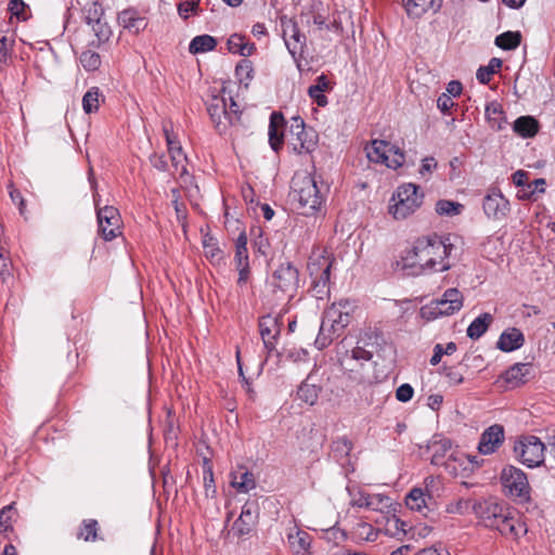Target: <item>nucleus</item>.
<instances>
[{
    "label": "nucleus",
    "instance_id": "nucleus-39",
    "mask_svg": "<svg viewBox=\"0 0 555 555\" xmlns=\"http://www.w3.org/2000/svg\"><path fill=\"white\" fill-rule=\"evenodd\" d=\"M486 115L490 122L491 128L501 130L505 122L502 106L498 102H491L486 106Z\"/></svg>",
    "mask_w": 555,
    "mask_h": 555
},
{
    "label": "nucleus",
    "instance_id": "nucleus-14",
    "mask_svg": "<svg viewBox=\"0 0 555 555\" xmlns=\"http://www.w3.org/2000/svg\"><path fill=\"white\" fill-rule=\"evenodd\" d=\"M258 520V505L247 502L243 505L240 517L233 522L230 533L235 537L249 534Z\"/></svg>",
    "mask_w": 555,
    "mask_h": 555
},
{
    "label": "nucleus",
    "instance_id": "nucleus-30",
    "mask_svg": "<svg viewBox=\"0 0 555 555\" xmlns=\"http://www.w3.org/2000/svg\"><path fill=\"white\" fill-rule=\"evenodd\" d=\"M382 517L385 519V534L401 541L408 532L406 524L397 518L395 513Z\"/></svg>",
    "mask_w": 555,
    "mask_h": 555
},
{
    "label": "nucleus",
    "instance_id": "nucleus-9",
    "mask_svg": "<svg viewBox=\"0 0 555 555\" xmlns=\"http://www.w3.org/2000/svg\"><path fill=\"white\" fill-rule=\"evenodd\" d=\"M544 451V443L534 436L520 437L514 444L515 457L529 468L543 463Z\"/></svg>",
    "mask_w": 555,
    "mask_h": 555
},
{
    "label": "nucleus",
    "instance_id": "nucleus-2",
    "mask_svg": "<svg viewBox=\"0 0 555 555\" xmlns=\"http://www.w3.org/2000/svg\"><path fill=\"white\" fill-rule=\"evenodd\" d=\"M473 512L479 522L489 529H496L504 535L518 537L526 532L524 525L513 515L509 508L496 499L477 501L473 504Z\"/></svg>",
    "mask_w": 555,
    "mask_h": 555
},
{
    "label": "nucleus",
    "instance_id": "nucleus-56",
    "mask_svg": "<svg viewBox=\"0 0 555 555\" xmlns=\"http://www.w3.org/2000/svg\"><path fill=\"white\" fill-rule=\"evenodd\" d=\"M414 389L410 384H402L396 390V398L398 401L408 402L412 399Z\"/></svg>",
    "mask_w": 555,
    "mask_h": 555
},
{
    "label": "nucleus",
    "instance_id": "nucleus-42",
    "mask_svg": "<svg viewBox=\"0 0 555 555\" xmlns=\"http://www.w3.org/2000/svg\"><path fill=\"white\" fill-rule=\"evenodd\" d=\"M101 95L98 87H92L85 93L82 98V108L86 114H91L99 109Z\"/></svg>",
    "mask_w": 555,
    "mask_h": 555
},
{
    "label": "nucleus",
    "instance_id": "nucleus-7",
    "mask_svg": "<svg viewBox=\"0 0 555 555\" xmlns=\"http://www.w3.org/2000/svg\"><path fill=\"white\" fill-rule=\"evenodd\" d=\"M500 479L507 495L521 503L530 500L531 488L527 475L520 468L513 465L505 466Z\"/></svg>",
    "mask_w": 555,
    "mask_h": 555
},
{
    "label": "nucleus",
    "instance_id": "nucleus-53",
    "mask_svg": "<svg viewBox=\"0 0 555 555\" xmlns=\"http://www.w3.org/2000/svg\"><path fill=\"white\" fill-rule=\"evenodd\" d=\"M199 0H182L178 4V13L183 20L189 18L191 13H195L198 8Z\"/></svg>",
    "mask_w": 555,
    "mask_h": 555
},
{
    "label": "nucleus",
    "instance_id": "nucleus-62",
    "mask_svg": "<svg viewBox=\"0 0 555 555\" xmlns=\"http://www.w3.org/2000/svg\"><path fill=\"white\" fill-rule=\"evenodd\" d=\"M308 94L309 96L321 107H324L327 105V98L324 95V92L317 91L312 92V88H308Z\"/></svg>",
    "mask_w": 555,
    "mask_h": 555
},
{
    "label": "nucleus",
    "instance_id": "nucleus-23",
    "mask_svg": "<svg viewBox=\"0 0 555 555\" xmlns=\"http://www.w3.org/2000/svg\"><path fill=\"white\" fill-rule=\"evenodd\" d=\"M230 477V483L237 492L247 493L256 488L254 475L245 467H238L236 470H233Z\"/></svg>",
    "mask_w": 555,
    "mask_h": 555
},
{
    "label": "nucleus",
    "instance_id": "nucleus-45",
    "mask_svg": "<svg viewBox=\"0 0 555 555\" xmlns=\"http://www.w3.org/2000/svg\"><path fill=\"white\" fill-rule=\"evenodd\" d=\"M473 509V504L469 499L459 498L446 506V512L449 514L464 515Z\"/></svg>",
    "mask_w": 555,
    "mask_h": 555
},
{
    "label": "nucleus",
    "instance_id": "nucleus-21",
    "mask_svg": "<svg viewBox=\"0 0 555 555\" xmlns=\"http://www.w3.org/2000/svg\"><path fill=\"white\" fill-rule=\"evenodd\" d=\"M531 371L532 366L530 363H516L503 373L502 378L511 387H518L527 382Z\"/></svg>",
    "mask_w": 555,
    "mask_h": 555
},
{
    "label": "nucleus",
    "instance_id": "nucleus-11",
    "mask_svg": "<svg viewBox=\"0 0 555 555\" xmlns=\"http://www.w3.org/2000/svg\"><path fill=\"white\" fill-rule=\"evenodd\" d=\"M463 295L457 288L447 289L440 299L431 301L429 306L422 309L429 318L452 315L463 307Z\"/></svg>",
    "mask_w": 555,
    "mask_h": 555
},
{
    "label": "nucleus",
    "instance_id": "nucleus-40",
    "mask_svg": "<svg viewBox=\"0 0 555 555\" xmlns=\"http://www.w3.org/2000/svg\"><path fill=\"white\" fill-rule=\"evenodd\" d=\"M235 263L236 267H249L248 250H247V236L244 231H241L235 243Z\"/></svg>",
    "mask_w": 555,
    "mask_h": 555
},
{
    "label": "nucleus",
    "instance_id": "nucleus-52",
    "mask_svg": "<svg viewBox=\"0 0 555 555\" xmlns=\"http://www.w3.org/2000/svg\"><path fill=\"white\" fill-rule=\"evenodd\" d=\"M0 278L3 283H9L12 280L11 260L2 249L0 250Z\"/></svg>",
    "mask_w": 555,
    "mask_h": 555
},
{
    "label": "nucleus",
    "instance_id": "nucleus-54",
    "mask_svg": "<svg viewBox=\"0 0 555 555\" xmlns=\"http://www.w3.org/2000/svg\"><path fill=\"white\" fill-rule=\"evenodd\" d=\"M241 118V112L238 109L237 103L230 99V104H227V115H225V121L228 122V127L230 125H234L240 121Z\"/></svg>",
    "mask_w": 555,
    "mask_h": 555
},
{
    "label": "nucleus",
    "instance_id": "nucleus-57",
    "mask_svg": "<svg viewBox=\"0 0 555 555\" xmlns=\"http://www.w3.org/2000/svg\"><path fill=\"white\" fill-rule=\"evenodd\" d=\"M512 178L514 184L518 188H522V190H525L529 183V173L521 169L515 171Z\"/></svg>",
    "mask_w": 555,
    "mask_h": 555
},
{
    "label": "nucleus",
    "instance_id": "nucleus-32",
    "mask_svg": "<svg viewBox=\"0 0 555 555\" xmlns=\"http://www.w3.org/2000/svg\"><path fill=\"white\" fill-rule=\"evenodd\" d=\"M372 359V353L365 350L362 347H354L351 351H347L344 357L340 359L341 365L350 371L354 370L352 362H358L362 365L364 362H367Z\"/></svg>",
    "mask_w": 555,
    "mask_h": 555
},
{
    "label": "nucleus",
    "instance_id": "nucleus-26",
    "mask_svg": "<svg viewBox=\"0 0 555 555\" xmlns=\"http://www.w3.org/2000/svg\"><path fill=\"white\" fill-rule=\"evenodd\" d=\"M451 441L448 438L436 435L428 442V450L431 452V463L440 465L447 452L451 449Z\"/></svg>",
    "mask_w": 555,
    "mask_h": 555
},
{
    "label": "nucleus",
    "instance_id": "nucleus-46",
    "mask_svg": "<svg viewBox=\"0 0 555 555\" xmlns=\"http://www.w3.org/2000/svg\"><path fill=\"white\" fill-rule=\"evenodd\" d=\"M80 62L87 70H96L101 66L100 54L91 50L81 53Z\"/></svg>",
    "mask_w": 555,
    "mask_h": 555
},
{
    "label": "nucleus",
    "instance_id": "nucleus-20",
    "mask_svg": "<svg viewBox=\"0 0 555 555\" xmlns=\"http://www.w3.org/2000/svg\"><path fill=\"white\" fill-rule=\"evenodd\" d=\"M285 120L281 113L273 112L270 116L269 122V144L274 152H279L284 143V129Z\"/></svg>",
    "mask_w": 555,
    "mask_h": 555
},
{
    "label": "nucleus",
    "instance_id": "nucleus-59",
    "mask_svg": "<svg viewBox=\"0 0 555 555\" xmlns=\"http://www.w3.org/2000/svg\"><path fill=\"white\" fill-rule=\"evenodd\" d=\"M359 533L361 535H365V540L375 541L377 539L378 532L374 530V528L369 524H362L359 526Z\"/></svg>",
    "mask_w": 555,
    "mask_h": 555
},
{
    "label": "nucleus",
    "instance_id": "nucleus-63",
    "mask_svg": "<svg viewBox=\"0 0 555 555\" xmlns=\"http://www.w3.org/2000/svg\"><path fill=\"white\" fill-rule=\"evenodd\" d=\"M11 44H12V41L8 37L2 36L0 38V62L4 61L7 59V56L9 55V52L11 50Z\"/></svg>",
    "mask_w": 555,
    "mask_h": 555
},
{
    "label": "nucleus",
    "instance_id": "nucleus-34",
    "mask_svg": "<svg viewBox=\"0 0 555 555\" xmlns=\"http://www.w3.org/2000/svg\"><path fill=\"white\" fill-rule=\"evenodd\" d=\"M513 129L522 138H531L539 130V124L532 116H521L514 121Z\"/></svg>",
    "mask_w": 555,
    "mask_h": 555
},
{
    "label": "nucleus",
    "instance_id": "nucleus-61",
    "mask_svg": "<svg viewBox=\"0 0 555 555\" xmlns=\"http://www.w3.org/2000/svg\"><path fill=\"white\" fill-rule=\"evenodd\" d=\"M310 87L312 88V92H325L330 89V81L327 80L325 75H321L317 78L315 85H312Z\"/></svg>",
    "mask_w": 555,
    "mask_h": 555
},
{
    "label": "nucleus",
    "instance_id": "nucleus-41",
    "mask_svg": "<svg viewBox=\"0 0 555 555\" xmlns=\"http://www.w3.org/2000/svg\"><path fill=\"white\" fill-rule=\"evenodd\" d=\"M521 41V35L518 31H505L495 37L494 43L503 50H514Z\"/></svg>",
    "mask_w": 555,
    "mask_h": 555
},
{
    "label": "nucleus",
    "instance_id": "nucleus-27",
    "mask_svg": "<svg viewBox=\"0 0 555 555\" xmlns=\"http://www.w3.org/2000/svg\"><path fill=\"white\" fill-rule=\"evenodd\" d=\"M205 257L212 264H220L224 259V253L220 248L218 240L209 233L203 234L202 240Z\"/></svg>",
    "mask_w": 555,
    "mask_h": 555
},
{
    "label": "nucleus",
    "instance_id": "nucleus-28",
    "mask_svg": "<svg viewBox=\"0 0 555 555\" xmlns=\"http://www.w3.org/2000/svg\"><path fill=\"white\" fill-rule=\"evenodd\" d=\"M403 3L410 16L420 17L429 9H439L441 0H403Z\"/></svg>",
    "mask_w": 555,
    "mask_h": 555
},
{
    "label": "nucleus",
    "instance_id": "nucleus-48",
    "mask_svg": "<svg viewBox=\"0 0 555 555\" xmlns=\"http://www.w3.org/2000/svg\"><path fill=\"white\" fill-rule=\"evenodd\" d=\"M27 10L28 5L23 0H10L9 2V11L11 14L22 21L28 20Z\"/></svg>",
    "mask_w": 555,
    "mask_h": 555
},
{
    "label": "nucleus",
    "instance_id": "nucleus-64",
    "mask_svg": "<svg viewBox=\"0 0 555 555\" xmlns=\"http://www.w3.org/2000/svg\"><path fill=\"white\" fill-rule=\"evenodd\" d=\"M415 555H450V554L444 550L438 548L436 546H430V547L421 550Z\"/></svg>",
    "mask_w": 555,
    "mask_h": 555
},
{
    "label": "nucleus",
    "instance_id": "nucleus-50",
    "mask_svg": "<svg viewBox=\"0 0 555 555\" xmlns=\"http://www.w3.org/2000/svg\"><path fill=\"white\" fill-rule=\"evenodd\" d=\"M253 67L251 63L247 60H242L235 67V74L240 82H245L251 79Z\"/></svg>",
    "mask_w": 555,
    "mask_h": 555
},
{
    "label": "nucleus",
    "instance_id": "nucleus-36",
    "mask_svg": "<svg viewBox=\"0 0 555 555\" xmlns=\"http://www.w3.org/2000/svg\"><path fill=\"white\" fill-rule=\"evenodd\" d=\"M184 193L186 201L179 203L181 192L176 189L172 190V204L175 205V208H179V206L185 208L188 205L192 206L193 208H198L201 203L198 202L199 190L197 185L188 188L184 190Z\"/></svg>",
    "mask_w": 555,
    "mask_h": 555
},
{
    "label": "nucleus",
    "instance_id": "nucleus-19",
    "mask_svg": "<svg viewBox=\"0 0 555 555\" xmlns=\"http://www.w3.org/2000/svg\"><path fill=\"white\" fill-rule=\"evenodd\" d=\"M207 112L219 133H224L228 130V122L225 121L227 102L223 98L214 96L207 103Z\"/></svg>",
    "mask_w": 555,
    "mask_h": 555
},
{
    "label": "nucleus",
    "instance_id": "nucleus-15",
    "mask_svg": "<svg viewBox=\"0 0 555 555\" xmlns=\"http://www.w3.org/2000/svg\"><path fill=\"white\" fill-rule=\"evenodd\" d=\"M504 442V428L494 424L488 427L480 436L478 451L482 455L494 453Z\"/></svg>",
    "mask_w": 555,
    "mask_h": 555
},
{
    "label": "nucleus",
    "instance_id": "nucleus-37",
    "mask_svg": "<svg viewBox=\"0 0 555 555\" xmlns=\"http://www.w3.org/2000/svg\"><path fill=\"white\" fill-rule=\"evenodd\" d=\"M427 499L430 496L423 489L413 488L405 498V504L410 509L422 513L427 508Z\"/></svg>",
    "mask_w": 555,
    "mask_h": 555
},
{
    "label": "nucleus",
    "instance_id": "nucleus-1",
    "mask_svg": "<svg viewBox=\"0 0 555 555\" xmlns=\"http://www.w3.org/2000/svg\"><path fill=\"white\" fill-rule=\"evenodd\" d=\"M456 242L457 237L452 234L421 236L402 257L403 267L413 269L414 273L424 270L447 271L457 260Z\"/></svg>",
    "mask_w": 555,
    "mask_h": 555
},
{
    "label": "nucleus",
    "instance_id": "nucleus-4",
    "mask_svg": "<svg viewBox=\"0 0 555 555\" xmlns=\"http://www.w3.org/2000/svg\"><path fill=\"white\" fill-rule=\"evenodd\" d=\"M299 286L298 270L289 262L282 263L268 281L274 299L278 301H289L296 294Z\"/></svg>",
    "mask_w": 555,
    "mask_h": 555
},
{
    "label": "nucleus",
    "instance_id": "nucleus-3",
    "mask_svg": "<svg viewBox=\"0 0 555 555\" xmlns=\"http://www.w3.org/2000/svg\"><path fill=\"white\" fill-rule=\"evenodd\" d=\"M163 131L171 165H168L165 154L157 153L150 156L151 165L159 171H168L171 176H179L183 179V182L186 183L191 178L186 169V155L184 154L170 122L163 125Z\"/></svg>",
    "mask_w": 555,
    "mask_h": 555
},
{
    "label": "nucleus",
    "instance_id": "nucleus-17",
    "mask_svg": "<svg viewBox=\"0 0 555 555\" xmlns=\"http://www.w3.org/2000/svg\"><path fill=\"white\" fill-rule=\"evenodd\" d=\"M282 323L279 317L264 315L259 321V332L264 348L270 352L275 349L276 339L281 333Z\"/></svg>",
    "mask_w": 555,
    "mask_h": 555
},
{
    "label": "nucleus",
    "instance_id": "nucleus-25",
    "mask_svg": "<svg viewBox=\"0 0 555 555\" xmlns=\"http://www.w3.org/2000/svg\"><path fill=\"white\" fill-rule=\"evenodd\" d=\"M343 331L336 328L335 324L327 322L324 317L319 334L315 338L314 345L319 350L326 348L336 337H338Z\"/></svg>",
    "mask_w": 555,
    "mask_h": 555
},
{
    "label": "nucleus",
    "instance_id": "nucleus-58",
    "mask_svg": "<svg viewBox=\"0 0 555 555\" xmlns=\"http://www.w3.org/2000/svg\"><path fill=\"white\" fill-rule=\"evenodd\" d=\"M453 105L454 102L449 94L442 93L439 95L437 106L443 114H446Z\"/></svg>",
    "mask_w": 555,
    "mask_h": 555
},
{
    "label": "nucleus",
    "instance_id": "nucleus-33",
    "mask_svg": "<svg viewBox=\"0 0 555 555\" xmlns=\"http://www.w3.org/2000/svg\"><path fill=\"white\" fill-rule=\"evenodd\" d=\"M288 543L295 555H307L311 538L305 531H296L295 533L288 534Z\"/></svg>",
    "mask_w": 555,
    "mask_h": 555
},
{
    "label": "nucleus",
    "instance_id": "nucleus-12",
    "mask_svg": "<svg viewBox=\"0 0 555 555\" xmlns=\"http://www.w3.org/2000/svg\"><path fill=\"white\" fill-rule=\"evenodd\" d=\"M357 308L358 306L353 300L341 299L332 304L324 312V317L327 322L335 324L336 328L344 331L351 322Z\"/></svg>",
    "mask_w": 555,
    "mask_h": 555
},
{
    "label": "nucleus",
    "instance_id": "nucleus-13",
    "mask_svg": "<svg viewBox=\"0 0 555 555\" xmlns=\"http://www.w3.org/2000/svg\"><path fill=\"white\" fill-rule=\"evenodd\" d=\"M291 133L296 137L295 142H292L296 153H310L315 149L317 135L312 130H306L305 122L300 117L292 119Z\"/></svg>",
    "mask_w": 555,
    "mask_h": 555
},
{
    "label": "nucleus",
    "instance_id": "nucleus-38",
    "mask_svg": "<svg viewBox=\"0 0 555 555\" xmlns=\"http://www.w3.org/2000/svg\"><path fill=\"white\" fill-rule=\"evenodd\" d=\"M217 40L209 35H201L194 37L189 46V51L192 54L205 53L216 48Z\"/></svg>",
    "mask_w": 555,
    "mask_h": 555
},
{
    "label": "nucleus",
    "instance_id": "nucleus-47",
    "mask_svg": "<svg viewBox=\"0 0 555 555\" xmlns=\"http://www.w3.org/2000/svg\"><path fill=\"white\" fill-rule=\"evenodd\" d=\"M506 201L498 190H492L483 199L482 208H503Z\"/></svg>",
    "mask_w": 555,
    "mask_h": 555
},
{
    "label": "nucleus",
    "instance_id": "nucleus-5",
    "mask_svg": "<svg viewBox=\"0 0 555 555\" xmlns=\"http://www.w3.org/2000/svg\"><path fill=\"white\" fill-rule=\"evenodd\" d=\"M332 260L326 251L313 253L308 262V270L312 280V292L317 298H323L327 293Z\"/></svg>",
    "mask_w": 555,
    "mask_h": 555
},
{
    "label": "nucleus",
    "instance_id": "nucleus-31",
    "mask_svg": "<svg viewBox=\"0 0 555 555\" xmlns=\"http://www.w3.org/2000/svg\"><path fill=\"white\" fill-rule=\"evenodd\" d=\"M227 46L231 53H237L242 56H250L256 50L254 43L246 41L245 37L238 34L231 35L227 41Z\"/></svg>",
    "mask_w": 555,
    "mask_h": 555
},
{
    "label": "nucleus",
    "instance_id": "nucleus-29",
    "mask_svg": "<svg viewBox=\"0 0 555 555\" xmlns=\"http://www.w3.org/2000/svg\"><path fill=\"white\" fill-rule=\"evenodd\" d=\"M367 509L379 512L383 516H386L396 512V505L392 500L385 494L370 493Z\"/></svg>",
    "mask_w": 555,
    "mask_h": 555
},
{
    "label": "nucleus",
    "instance_id": "nucleus-6",
    "mask_svg": "<svg viewBox=\"0 0 555 555\" xmlns=\"http://www.w3.org/2000/svg\"><path fill=\"white\" fill-rule=\"evenodd\" d=\"M291 196L302 207L320 208L323 196L315 180L309 175L296 176L292 181Z\"/></svg>",
    "mask_w": 555,
    "mask_h": 555
},
{
    "label": "nucleus",
    "instance_id": "nucleus-44",
    "mask_svg": "<svg viewBox=\"0 0 555 555\" xmlns=\"http://www.w3.org/2000/svg\"><path fill=\"white\" fill-rule=\"evenodd\" d=\"M297 396L301 401L312 405L318 400L319 388L315 385L309 384L306 380L299 386L297 390Z\"/></svg>",
    "mask_w": 555,
    "mask_h": 555
},
{
    "label": "nucleus",
    "instance_id": "nucleus-43",
    "mask_svg": "<svg viewBox=\"0 0 555 555\" xmlns=\"http://www.w3.org/2000/svg\"><path fill=\"white\" fill-rule=\"evenodd\" d=\"M502 67V60L492 57L487 66L478 68L476 77L480 83H488L493 74Z\"/></svg>",
    "mask_w": 555,
    "mask_h": 555
},
{
    "label": "nucleus",
    "instance_id": "nucleus-16",
    "mask_svg": "<svg viewBox=\"0 0 555 555\" xmlns=\"http://www.w3.org/2000/svg\"><path fill=\"white\" fill-rule=\"evenodd\" d=\"M96 217L104 240L111 241L120 233L121 217L118 210H96Z\"/></svg>",
    "mask_w": 555,
    "mask_h": 555
},
{
    "label": "nucleus",
    "instance_id": "nucleus-55",
    "mask_svg": "<svg viewBox=\"0 0 555 555\" xmlns=\"http://www.w3.org/2000/svg\"><path fill=\"white\" fill-rule=\"evenodd\" d=\"M96 521L89 520L85 522L83 528L81 529L79 537L85 541L95 540L96 538Z\"/></svg>",
    "mask_w": 555,
    "mask_h": 555
},
{
    "label": "nucleus",
    "instance_id": "nucleus-49",
    "mask_svg": "<svg viewBox=\"0 0 555 555\" xmlns=\"http://www.w3.org/2000/svg\"><path fill=\"white\" fill-rule=\"evenodd\" d=\"M13 505L9 504L0 511V532L5 533L12 530Z\"/></svg>",
    "mask_w": 555,
    "mask_h": 555
},
{
    "label": "nucleus",
    "instance_id": "nucleus-51",
    "mask_svg": "<svg viewBox=\"0 0 555 555\" xmlns=\"http://www.w3.org/2000/svg\"><path fill=\"white\" fill-rule=\"evenodd\" d=\"M545 184L546 182L543 178L535 179L534 181L529 182L525 190L520 191L522 192V194L519 196L531 197L534 196L537 193H543Z\"/></svg>",
    "mask_w": 555,
    "mask_h": 555
},
{
    "label": "nucleus",
    "instance_id": "nucleus-35",
    "mask_svg": "<svg viewBox=\"0 0 555 555\" xmlns=\"http://www.w3.org/2000/svg\"><path fill=\"white\" fill-rule=\"evenodd\" d=\"M493 321V317L485 312L477 317L467 327V336L472 339L480 338Z\"/></svg>",
    "mask_w": 555,
    "mask_h": 555
},
{
    "label": "nucleus",
    "instance_id": "nucleus-18",
    "mask_svg": "<svg viewBox=\"0 0 555 555\" xmlns=\"http://www.w3.org/2000/svg\"><path fill=\"white\" fill-rule=\"evenodd\" d=\"M422 197V195H418L417 185L413 183L403 184L392 195L391 201L395 202L392 208H417L423 204Z\"/></svg>",
    "mask_w": 555,
    "mask_h": 555
},
{
    "label": "nucleus",
    "instance_id": "nucleus-22",
    "mask_svg": "<svg viewBox=\"0 0 555 555\" xmlns=\"http://www.w3.org/2000/svg\"><path fill=\"white\" fill-rule=\"evenodd\" d=\"M118 23L124 29H127L131 34H139L147 26L146 20L140 16L133 9L120 12L118 15Z\"/></svg>",
    "mask_w": 555,
    "mask_h": 555
},
{
    "label": "nucleus",
    "instance_id": "nucleus-60",
    "mask_svg": "<svg viewBox=\"0 0 555 555\" xmlns=\"http://www.w3.org/2000/svg\"><path fill=\"white\" fill-rule=\"evenodd\" d=\"M446 377L451 385H460L464 380L463 375L453 367L446 369Z\"/></svg>",
    "mask_w": 555,
    "mask_h": 555
},
{
    "label": "nucleus",
    "instance_id": "nucleus-8",
    "mask_svg": "<svg viewBox=\"0 0 555 555\" xmlns=\"http://www.w3.org/2000/svg\"><path fill=\"white\" fill-rule=\"evenodd\" d=\"M282 33L285 46L296 63L299 72L307 69V64H304V52L306 49V36L299 30L297 23L287 17L281 18Z\"/></svg>",
    "mask_w": 555,
    "mask_h": 555
},
{
    "label": "nucleus",
    "instance_id": "nucleus-24",
    "mask_svg": "<svg viewBox=\"0 0 555 555\" xmlns=\"http://www.w3.org/2000/svg\"><path fill=\"white\" fill-rule=\"evenodd\" d=\"M525 338L520 330L516 327L504 331L498 340V348L505 352L519 349L524 345Z\"/></svg>",
    "mask_w": 555,
    "mask_h": 555
},
{
    "label": "nucleus",
    "instance_id": "nucleus-10",
    "mask_svg": "<svg viewBox=\"0 0 555 555\" xmlns=\"http://www.w3.org/2000/svg\"><path fill=\"white\" fill-rule=\"evenodd\" d=\"M366 156L370 162L384 164L388 168L397 169L404 163V152L384 140H373L370 147H366Z\"/></svg>",
    "mask_w": 555,
    "mask_h": 555
}]
</instances>
